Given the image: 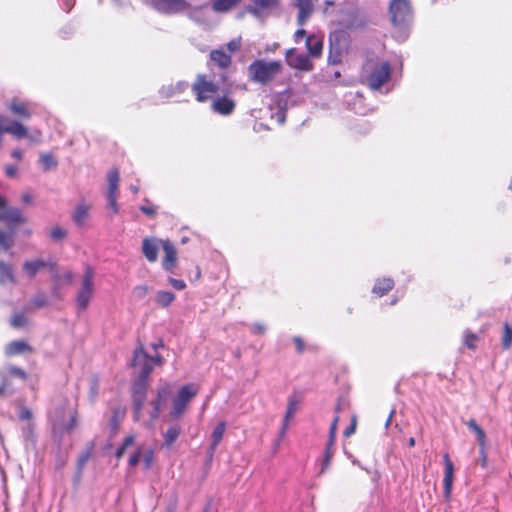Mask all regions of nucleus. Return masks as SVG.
<instances>
[{
    "mask_svg": "<svg viewBox=\"0 0 512 512\" xmlns=\"http://www.w3.org/2000/svg\"><path fill=\"white\" fill-rule=\"evenodd\" d=\"M227 77L225 73L220 74V79H215V74L200 73L195 77L191 85V91L195 100L199 103L212 101L218 96L226 85Z\"/></svg>",
    "mask_w": 512,
    "mask_h": 512,
    "instance_id": "1",
    "label": "nucleus"
},
{
    "mask_svg": "<svg viewBox=\"0 0 512 512\" xmlns=\"http://www.w3.org/2000/svg\"><path fill=\"white\" fill-rule=\"evenodd\" d=\"M391 71L387 61L368 60L363 66V81L370 89L378 90L390 79Z\"/></svg>",
    "mask_w": 512,
    "mask_h": 512,
    "instance_id": "2",
    "label": "nucleus"
},
{
    "mask_svg": "<svg viewBox=\"0 0 512 512\" xmlns=\"http://www.w3.org/2000/svg\"><path fill=\"white\" fill-rule=\"evenodd\" d=\"M283 70V65L280 61H266L257 59L253 61L248 67L249 78L255 83L266 85L272 82L277 75Z\"/></svg>",
    "mask_w": 512,
    "mask_h": 512,
    "instance_id": "3",
    "label": "nucleus"
},
{
    "mask_svg": "<svg viewBox=\"0 0 512 512\" xmlns=\"http://www.w3.org/2000/svg\"><path fill=\"white\" fill-rule=\"evenodd\" d=\"M351 43L350 34L342 29L335 30L329 34L328 63L338 65L349 53Z\"/></svg>",
    "mask_w": 512,
    "mask_h": 512,
    "instance_id": "4",
    "label": "nucleus"
},
{
    "mask_svg": "<svg viewBox=\"0 0 512 512\" xmlns=\"http://www.w3.org/2000/svg\"><path fill=\"white\" fill-rule=\"evenodd\" d=\"M389 14L394 26H405L413 19L412 7L409 0H391Z\"/></svg>",
    "mask_w": 512,
    "mask_h": 512,
    "instance_id": "5",
    "label": "nucleus"
},
{
    "mask_svg": "<svg viewBox=\"0 0 512 512\" xmlns=\"http://www.w3.org/2000/svg\"><path fill=\"white\" fill-rule=\"evenodd\" d=\"M198 388L195 384H186L181 387L177 396L173 399L172 416L180 417L186 410L188 403L197 395Z\"/></svg>",
    "mask_w": 512,
    "mask_h": 512,
    "instance_id": "6",
    "label": "nucleus"
},
{
    "mask_svg": "<svg viewBox=\"0 0 512 512\" xmlns=\"http://www.w3.org/2000/svg\"><path fill=\"white\" fill-rule=\"evenodd\" d=\"M131 366L139 367L138 379L148 380L153 371V364L142 344L134 350Z\"/></svg>",
    "mask_w": 512,
    "mask_h": 512,
    "instance_id": "7",
    "label": "nucleus"
},
{
    "mask_svg": "<svg viewBox=\"0 0 512 512\" xmlns=\"http://www.w3.org/2000/svg\"><path fill=\"white\" fill-rule=\"evenodd\" d=\"M236 101L231 97V90L224 87L222 92L211 101V110L222 116L233 114Z\"/></svg>",
    "mask_w": 512,
    "mask_h": 512,
    "instance_id": "8",
    "label": "nucleus"
},
{
    "mask_svg": "<svg viewBox=\"0 0 512 512\" xmlns=\"http://www.w3.org/2000/svg\"><path fill=\"white\" fill-rule=\"evenodd\" d=\"M93 278L94 272L90 266H86L83 279L82 287L77 294V305L81 310H85L88 307L90 299L93 294Z\"/></svg>",
    "mask_w": 512,
    "mask_h": 512,
    "instance_id": "9",
    "label": "nucleus"
},
{
    "mask_svg": "<svg viewBox=\"0 0 512 512\" xmlns=\"http://www.w3.org/2000/svg\"><path fill=\"white\" fill-rule=\"evenodd\" d=\"M148 380L137 379L132 385V401L134 408V419L139 420L146 401Z\"/></svg>",
    "mask_w": 512,
    "mask_h": 512,
    "instance_id": "10",
    "label": "nucleus"
},
{
    "mask_svg": "<svg viewBox=\"0 0 512 512\" xmlns=\"http://www.w3.org/2000/svg\"><path fill=\"white\" fill-rule=\"evenodd\" d=\"M0 221L16 226L26 223L27 219L19 208L10 207L7 200L0 196Z\"/></svg>",
    "mask_w": 512,
    "mask_h": 512,
    "instance_id": "11",
    "label": "nucleus"
},
{
    "mask_svg": "<svg viewBox=\"0 0 512 512\" xmlns=\"http://www.w3.org/2000/svg\"><path fill=\"white\" fill-rule=\"evenodd\" d=\"M287 64L294 69L301 71H311L314 67L309 56L299 54L295 48H290L285 53Z\"/></svg>",
    "mask_w": 512,
    "mask_h": 512,
    "instance_id": "12",
    "label": "nucleus"
},
{
    "mask_svg": "<svg viewBox=\"0 0 512 512\" xmlns=\"http://www.w3.org/2000/svg\"><path fill=\"white\" fill-rule=\"evenodd\" d=\"M444 461V477H443V495L445 501L449 502L451 499L453 481H454V464L450 459L448 453L443 455Z\"/></svg>",
    "mask_w": 512,
    "mask_h": 512,
    "instance_id": "13",
    "label": "nucleus"
},
{
    "mask_svg": "<svg viewBox=\"0 0 512 512\" xmlns=\"http://www.w3.org/2000/svg\"><path fill=\"white\" fill-rule=\"evenodd\" d=\"M466 426L469 430L475 433L477 442L479 445V452L481 456V465L486 467L487 465V454H486V435L484 430L477 424L476 420L471 418L466 422Z\"/></svg>",
    "mask_w": 512,
    "mask_h": 512,
    "instance_id": "14",
    "label": "nucleus"
},
{
    "mask_svg": "<svg viewBox=\"0 0 512 512\" xmlns=\"http://www.w3.org/2000/svg\"><path fill=\"white\" fill-rule=\"evenodd\" d=\"M151 3L155 9L167 14L178 13L188 7L185 0H151Z\"/></svg>",
    "mask_w": 512,
    "mask_h": 512,
    "instance_id": "15",
    "label": "nucleus"
},
{
    "mask_svg": "<svg viewBox=\"0 0 512 512\" xmlns=\"http://www.w3.org/2000/svg\"><path fill=\"white\" fill-rule=\"evenodd\" d=\"M280 0H251L248 12L255 17H262L268 11L279 7Z\"/></svg>",
    "mask_w": 512,
    "mask_h": 512,
    "instance_id": "16",
    "label": "nucleus"
},
{
    "mask_svg": "<svg viewBox=\"0 0 512 512\" xmlns=\"http://www.w3.org/2000/svg\"><path fill=\"white\" fill-rule=\"evenodd\" d=\"M162 248L164 251L163 268L166 271H172L177 265V250L169 240L162 241Z\"/></svg>",
    "mask_w": 512,
    "mask_h": 512,
    "instance_id": "17",
    "label": "nucleus"
},
{
    "mask_svg": "<svg viewBox=\"0 0 512 512\" xmlns=\"http://www.w3.org/2000/svg\"><path fill=\"white\" fill-rule=\"evenodd\" d=\"M170 395V387L165 384L158 388L156 398L151 402L153 409L150 413V418L156 420L159 417L161 406L165 403Z\"/></svg>",
    "mask_w": 512,
    "mask_h": 512,
    "instance_id": "18",
    "label": "nucleus"
},
{
    "mask_svg": "<svg viewBox=\"0 0 512 512\" xmlns=\"http://www.w3.org/2000/svg\"><path fill=\"white\" fill-rule=\"evenodd\" d=\"M4 352L6 356L13 357L20 354L32 353L33 347L24 340H14L5 346Z\"/></svg>",
    "mask_w": 512,
    "mask_h": 512,
    "instance_id": "19",
    "label": "nucleus"
},
{
    "mask_svg": "<svg viewBox=\"0 0 512 512\" xmlns=\"http://www.w3.org/2000/svg\"><path fill=\"white\" fill-rule=\"evenodd\" d=\"M210 61L220 68L226 70L232 65V57L230 54L224 52L222 49H214L209 54Z\"/></svg>",
    "mask_w": 512,
    "mask_h": 512,
    "instance_id": "20",
    "label": "nucleus"
},
{
    "mask_svg": "<svg viewBox=\"0 0 512 512\" xmlns=\"http://www.w3.org/2000/svg\"><path fill=\"white\" fill-rule=\"evenodd\" d=\"M8 107L13 115L18 116L22 119L27 120L32 116L29 104L20 99H12Z\"/></svg>",
    "mask_w": 512,
    "mask_h": 512,
    "instance_id": "21",
    "label": "nucleus"
},
{
    "mask_svg": "<svg viewBox=\"0 0 512 512\" xmlns=\"http://www.w3.org/2000/svg\"><path fill=\"white\" fill-rule=\"evenodd\" d=\"M241 2L242 0H211L209 5L215 13L225 14L236 9Z\"/></svg>",
    "mask_w": 512,
    "mask_h": 512,
    "instance_id": "22",
    "label": "nucleus"
},
{
    "mask_svg": "<svg viewBox=\"0 0 512 512\" xmlns=\"http://www.w3.org/2000/svg\"><path fill=\"white\" fill-rule=\"evenodd\" d=\"M46 267L56 268V264L46 262L42 259L26 261L23 264V270L30 278H34L40 270Z\"/></svg>",
    "mask_w": 512,
    "mask_h": 512,
    "instance_id": "23",
    "label": "nucleus"
},
{
    "mask_svg": "<svg viewBox=\"0 0 512 512\" xmlns=\"http://www.w3.org/2000/svg\"><path fill=\"white\" fill-rule=\"evenodd\" d=\"M306 48L309 56L320 57L323 51V41L316 35H309L306 38Z\"/></svg>",
    "mask_w": 512,
    "mask_h": 512,
    "instance_id": "24",
    "label": "nucleus"
},
{
    "mask_svg": "<svg viewBox=\"0 0 512 512\" xmlns=\"http://www.w3.org/2000/svg\"><path fill=\"white\" fill-rule=\"evenodd\" d=\"M90 206L85 203H79L72 214V219L78 227H83L89 217Z\"/></svg>",
    "mask_w": 512,
    "mask_h": 512,
    "instance_id": "25",
    "label": "nucleus"
},
{
    "mask_svg": "<svg viewBox=\"0 0 512 512\" xmlns=\"http://www.w3.org/2000/svg\"><path fill=\"white\" fill-rule=\"evenodd\" d=\"M393 287V279L384 277L381 279H377L372 289V292L376 294L378 297H383L387 295L393 289Z\"/></svg>",
    "mask_w": 512,
    "mask_h": 512,
    "instance_id": "26",
    "label": "nucleus"
},
{
    "mask_svg": "<svg viewBox=\"0 0 512 512\" xmlns=\"http://www.w3.org/2000/svg\"><path fill=\"white\" fill-rule=\"evenodd\" d=\"M142 252L149 262H155L158 257V246L150 238H145L142 243Z\"/></svg>",
    "mask_w": 512,
    "mask_h": 512,
    "instance_id": "27",
    "label": "nucleus"
},
{
    "mask_svg": "<svg viewBox=\"0 0 512 512\" xmlns=\"http://www.w3.org/2000/svg\"><path fill=\"white\" fill-rule=\"evenodd\" d=\"M335 454V442L327 441L326 448L323 454L321 469L319 471L320 474L325 473L332 462V459Z\"/></svg>",
    "mask_w": 512,
    "mask_h": 512,
    "instance_id": "28",
    "label": "nucleus"
},
{
    "mask_svg": "<svg viewBox=\"0 0 512 512\" xmlns=\"http://www.w3.org/2000/svg\"><path fill=\"white\" fill-rule=\"evenodd\" d=\"M107 180H108V192L107 195H119V171L116 168L111 169L107 174Z\"/></svg>",
    "mask_w": 512,
    "mask_h": 512,
    "instance_id": "29",
    "label": "nucleus"
},
{
    "mask_svg": "<svg viewBox=\"0 0 512 512\" xmlns=\"http://www.w3.org/2000/svg\"><path fill=\"white\" fill-rule=\"evenodd\" d=\"M126 414V409L123 406H115L112 408V416L110 420L111 429L116 432L123 421Z\"/></svg>",
    "mask_w": 512,
    "mask_h": 512,
    "instance_id": "30",
    "label": "nucleus"
},
{
    "mask_svg": "<svg viewBox=\"0 0 512 512\" xmlns=\"http://www.w3.org/2000/svg\"><path fill=\"white\" fill-rule=\"evenodd\" d=\"M225 430H226V423L224 421H221L219 422L212 434H211V445H210V449L212 452L215 451L216 447L219 445V443L221 442L223 436H224V433H225Z\"/></svg>",
    "mask_w": 512,
    "mask_h": 512,
    "instance_id": "31",
    "label": "nucleus"
},
{
    "mask_svg": "<svg viewBox=\"0 0 512 512\" xmlns=\"http://www.w3.org/2000/svg\"><path fill=\"white\" fill-rule=\"evenodd\" d=\"M501 346L503 350H509L512 346V322H504L503 324Z\"/></svg>",
    "mask_w": 512,
    "mask_h": 512,
    "instance_id": "32",
    "label": "nucleus"
},
{
    "mask_svg": "<svg viewBox=\"0 0 512 512\" xmlns=\"http://www.w3.org/2000/svg\"><path fill=\"white\" fill-rule=\"evenodd\" d=\"M93 450H94V443L91 442L88 444L86 449L80 454L78 461H77V473L79 476L82 475L85 464L92 456Z\"/></svg>",
    "mask_w": 512,
    "mask_h": 512,
    "instance_id": "33",
    "label": "nucleus"
},
{
    "mask_svg": "<svg viewBox=\"0 0 512 512\" xmlns=\"http://www.w3.org/2000/svg\"><path fill=\"white\" fill-rule=\"evenodd\" d=\"M155 300L159 306L166 308L175 300V294L170 291H158Z\"/></svg>",
    "mask_w": 512,
    "mask_h": 512,
    "instance_id": "34",
    "label": "nucleus"
},
{
    "mask_svg": "<svg viewBox=\"0 0 512 512\" xmlns=\"http://www.w3.org/2000/svg\"><path fill=\"white\" fill-rule=\"evenodd\" d=\"M180 433L181 429L179 425L175 424L169 427L164 434L165 445L168 447L172 446L179 437Z\"/></svg>",
    "mask_w": 512,
    "mask_h": 512,
    "instance_id": "35",
    "label": "nucleus"
},
{
    "mask_svg": "<svg viewBox=\"0 0 512 512\" xmlns=\"http://www.w3.org/2000/svg\"><path fill=\"white\" fill-rule=\"evenodd\" d=\"M0 281L14 282V275L11 265L0 261Z\"/></svg>",
    "mask_w": 512,
    "mask_h": 512,
    "instance_id": "36",
    "label": "nucleus"
},
{
    "mask_svg": "<svg viewBox=\"0 0 512 512\" xmlns=\"http://www.w3.org/2000/svg\"><path fill=\"white\" fill-rule=\"evenodd\" d=\"M479 340V337L477 334L469 331V330H466L464 332V345L470 349V350H475L477 348V341Z\"/></svg>",
    "mask_w": 512,
    "mask_h": 512,
    "instance_id": "37",
    "label": "nucleus"
},
{
    "mask_svg": "<svg viewBox=\"0 0 512 512\" xmlns=\"http://www.w3.org/2000/svg\"><path fill=\"white\" fill-rule=\"evenodd\" d=\"M14 391L12 387V382L8 376L1 375V383H0V397H4L12 394Z\"/></svg>",
    "mask_w": 512,
    "mask_h": 512,
    "instance_id": "38",
    "label": "nucleus"
},
{
    "mask_svg": "<svg viewBox=\"0 0 512 512\" xmlns=\"http://www.w3.org/2000/svg\"><path fill=\"white\" fill-rule=\"evenodd\" d=\"M134 441H135V437L133 435L126 436L125 439L123 440L122 444L120 445V447L116 450L115 457L117 459L122 458L126 449L129 446L133 445Z\"/></svg>",
    "mask_w": 512,
    "mask_h": 512,
    "instance_id": "39",
    "label": "nucleus"
},
{
    "mask_svg": "<svg viewBox=\"0 0 512 512\" xmlns=\"http://www.w3.org/2000/svg\"><path fill=\"white\" fill-rule=\"evenodd\" d=\"M28 319L23 312L15 313L10 320V324L14 328H21L26 326Z\"/></svg>",
    "mask_w": 512,
    "mask_h": 512,
    "instance_id": "40",
    "label": "nucleus"
},
{
    "mask_svg": "<svg viewBox=\"0 0 512 512\" xmlns=\"http://www.w3.org/2000/svg\"><path fill=\"white\" fill-rule=\"evenodd\" d=\"M39 161L44 171H48L57 166V161L51 154H41Z\"/></svg>",
    "mask_w": 512,
    "mask_h": 512,
    "instance_id": "41",
    "label": "nucleus"
},
{
    "mask_svg": "<svg viewBox=\"0 0 512 512\" xmlns=\"http://www.w3.org/2000/svg\"><path fill=\"white\" fill-rule=\"evenodd\" d=\"M67 230L64 229L63 227L61 226H54L52 227L51 231H50V238L51 240L57 242V241H62L64 240L66 237H67Z\"/></svg>",
    "mask_w": 512,
    "mask_h": 512,
    "instance_id": "42",
    "label": "nucleus"
},
{
    "mask_svg": "<svg viewBox=\"0 0 512 512\" xmlns=\"http://www.w3.org/2000/svg\"><path fill=\"white\" fill-rule=\"evenodd\" d=\"M312 8H298L297 24L303 26L313 13Z\"/></svg>",
    "mask_w": 512,
    "mask_h": 512,
    "instance_id": "43",
    "label": "nucleus"
},
{
    "mask_svg": "<svg viewBox=\"0 0 512 512\" xmlns=\"http://www.w3.org/2000/svg\"><path fill=\"white\" fill-rule=\"evenodd\" d=\"M7 372L10 377H17L22 380H26L28 377L27 373L22 368L13 365L7 368Z\"/></svg>",
    "mask_w": 512,
    "mask_h": 512,
    "instance_id": "44",
    "label": "nucleus"
},
{
    "mask_svg": "<svg viewBox=\"0 0 512 512\" xmlns=\"http://www.w3.org/2000/svg\"><path fill=\"white\" fill-rule=\"evenodd\" d=\"M12 245H13L12 236L6 232L0 230V247L3 248L4 250H8L12 247Z\"/></svg>",
    "mask_w": 512,
    "mask_h": 512,
    "instance_id": "45",
    "label": "nucleus"
},
{
    "mask_svg": "<svg viewBox=\"0 0 512 512\" xmlns=\"http://www.w3.org/2000/svg\"><path fill=\"white\" fill-rule=\"evenodd\" d=\"M48 299L43 294H38L32 299V304L35 308H43L48 305Z\"/></svg>",
    "mask_w": 512,
    "mask_h": 512,
    "instance_id": "46",
    "label": "nucleus"
},
{
    "mask_svg": "<svg viewBox=\"0 0 512 512\" xmlns=\"http://www.w3.org/2000/svg\"><path fill=\"white\" fill-rule=\"evenodd\" d=\"M338 422H339V416L337 415V416H335V418L333 419V421L330 425L328 441H331V442L336 441V431H337Z\"/></svg>",
    "mask_w": 512,
    "mask_h": 512,
    "instance_id": "47",
    "label": "nucleus"
},
{
    "mask_svg": "<svg viewBox=\"0 0 512 512\" xmlns=\"http://www.w3.org/2000/svg\"><path fill=\"white\" fill-rule=\"evenodd\" d=\"M295 411H296V404L294 402H290L288 405L286 414H285L283 430H285L287 428L289 419L294 415Z\"/></svg>",
    "mask_w": 512,
    "mask_h": 512,
    "instance_id": "48",
    "label": "nucleus"
},
{
    "mask_svg": "<svg viewBox=\"0 0 512 512\" xmlns=\"http://www.w3.org/2000/svg\"><path fill=\"white\" fill-rule=\"evenodd\" d=\"M356 426H357V417L354 415L352 416L351 418V423L348 427L345 428L343 434L345 437H349L351 436L352 434L355 433V430H356Z\"/></svg>",
    "mask_w": 512,
    "mask_h": 512,
    "instance_id": "49",
    "label": "nucleus"
},
{
    "mask_svg": "<svg viewBox=\"0 0 512 512\" xmlns=\"http://www.w3.org/2000/svg\"><path fill=\"white\" fill-rule=\"evenodd\" d=\"M169 283L172 285V287L176 290H183L186 288V284L181 279H175V278H169Z\"/></svg>",
    "mask_w": 512,
    "mask_h": 512,
    "instance_id": "50",
    "label": "nucleus"
},
{
    "mask_svg": "<svg viewBox=\"0 0 512 512\" xmlns=\"http://www.w3.org/2000/svg\"><path fill=\"white\" fill-rule=\"evenodd\" d=\"M149 292V288L146 285H138L134 288V293L138 298L146 296Z\"/></svg>",
    "mask_w": 512,
    "mask_h": 512,
    "instance_id": "51",
    "label": "nucleus"
},
{
    "mask_svg": "<svg viewBox=\"0 0 512 512\" xmlns=\"http://www.w3.org/2000/svg\"><path fill=\"white\" fill-rule=\"evenodd\" d=\"M117 198L118 196L107 195L108 205L113 210L114 214L118 213Z\"/></svg>",
    "mask_w": 512,
    "mask_h": 512,
    "instance_id": "52",
    "label": "nucleus"
},
{
    "mask_svg": "<svg viewBox=\"0 0 512 512\" xmlns=\"http://www.w3.org/2000/svg\"><path fill=\"white\" fill-rule=\"evenodd\" d=\"M140 456H141V450L137 449V451L135 453H133L129 458V461H128L129 466L135 467L140 461Z\"/></svg>",
    "mask_w": 512,
    "mask_h": 512,
    "instance_id": "53",
    "label": "nucleus"
},
{
    "mask_svg": "<svg viewBox=\"0 0 512 512\" xmlns=\"http://www.w3.org/2000/svg\"><path fill=\"white\" fill-rule=\"evenodd\" d=\"M297 8H312L314 9V3L316 0H296Z\"/></svg>",
    "mask_w": 512,
    "mask_h": 512,
    "instance_id": "54",
    "label": "nucleus"
},
{
    "mask_svg": "<svg viewBox=\"0 0 512 512\" xmlns=\"http://www.w3.org/2000/svg\"><path fill=\"white\" fill-rule=\"evenodd\" d=\"M293 341L296 345L297 352L299 354L303 353L305 350V343H304L303 339L299 336H296V337H294Z\"/></svg>",
    "mask_w": 512,
    "mask_h": 512,
    "instance_id": "55",
    "label": "nucleus"
},
{
    "mask_svg": "<svg viewBox=\"0 0 512 512\" xmlns=\"http://www.w3.org/2000/svg\"><path fill=\"white\" fill-rule=\"evenodd\" d=\"M78 425V421H77V414L75 413L69 420V422L66 424V430L67 431H72L73 429H75Z\"/></svg>",
    "mask_w": 512,
    "mask_h": 512,
    "instance_id": "56",
    "label": "nucleus"
},
{
    "mask_svg": "<svg viewBox=\"0 0 512 512\" xmlns=\"http://www.w3.org/2000/svg\"><path fill=\"white\" fill-rule=\"evenodd\" d=\"M154 460V453L153 451H148L144 456V462H145V468L149 469L152 465V462Z\"/></svg>",
    "mask_w": 512,
    "mask_h": 512,
    "instance_id": "57",
    "label": "nucleus"
},
{
    "mask_svg": "<svg viewBox=\"0 0 512 512\" xmlns=\"http://www.w3.org/2000/svg\"><path fill=\"white\" fill-rule=\"evenodd\" d=\"M17 171H18V169L14 165H7L5 167V173H6L7 177H10V178L15 177L17 175Z\"/></svg>",
    "mask_w": 512,
    "mask_h": 512,
    "instance_id": "58",
    "label": "nucleus"
},
{
    "mask_svg": "<svg viewBox=\"0 0 512 512\" xmlns=\"http://www.w3.org/2000/svg\"><path fill=\"white\" fill-rule=\"evenodd\" d=\"M140 210L147 216L149 217H154L156 215V210L155 208L151 207V206H141L140 207Z\"/></svg>",
    "mask_w": 512,
    "mask_h": 512,
    "instance_id": "59",
    "label": "nucleus"
},
{
    "mask_svg": "<svg viewBox=\"0 0 512 512\" xmlns=\"http://www.w3.org/2000/svg\"><path fill=\"white\" fill-rule=\"evenodd\" d=\"M19 418L21 420H30L32 418V413L29 409L27 408H22L20 414H19Z\"/></svg>",
    "mask_w": 512,
    "mask_h": 512,
    "instance_id": "60",
    "label": "nucleus"
},
{
    "mask_svg": "<svg viewBox=\"0 0 512 512\" xmlns=\"http://www.w3.org/2000/svg\"><path fill=\"white\" fill-rule=\"evenodd\" d=\"M305 35H306V30H304V29H302V28H301V29H298V30L294 33V35H293V39H294V41H295L296 43H299Z\"/></svg>",
    "mask_w": 512,
    "mask_h": 512,
    "instance_id": "61",
    "label": "nucleus"
},
{
    "mask_svg": "<svg viewBox=\"0 0 512 512\" xmlns=\"http://www.w3.org/2000/svg\"><path fill=\"white\" fill-rule=\"evenodd\" d=\"M150 359H152V364L161 366L164 363V358L160 354H156L154 356H150Z\"/></svg>",
    "mask_w": 512,
    "mask_h": 512,
    "instance_id": "62",
    "label": "nucleus"
},
{
    "mask_svg": "<svg viewBox=\"0 0 512 512\" xmlns=\"http://www.w3.org/2000/svg\"><path fill=\"white\" fill-rule=\"evenodd\" d=\"M227 48L230 52H235L240 48V43L238 41H230L227 44Z\"/></svg>",
    "mask_w": 512,
    "mask_h": 512,
    "instance_id": "63",
    "label": "nucleus"
},
{
    "mask_svg": "<svg viewBox=\"0 0 512 512\" xmlns=\"http://www.w3.org/2000/svg\"><path fill=\"white\" fill-rule=\"evenodd\" d=\"M12 157H14L15 159L21 161L22 158H23V154H22V151L19 150V149H15L12 151L11 153Z\"/></svg>",
    "mask_w": 512,
    "mask_h": 512,
    "instance_id": "64",
    "label": "nucleus"
}]
</instances>
